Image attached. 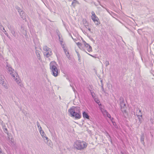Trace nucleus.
I'll use <instances>...</instances> for the list:
<instances>
[{"label":"nucleus","mask_w":154,"mask_h":154,"mask_svg":"<svg viewBox=\"0 0 154 154\" xmlns=\"http://www.w3.org/2000/svg\"><path fill=\"white\" fill-rule=\"evenodd\" d=\"M48 145L49 146H50L51 145V142L50 140H49V142H48Z\"/></svg>","instance_id":"a19ab883"},{"label":"nucleus","mask_w":154,"mask_h":154,"mask_svg":"<svg viewBox=\"0 0 154 154\" xmlns=\"http://www.w3.org/2000/svg\"><path fill=\"white\" fill-rule=\"evenodd\" d=\"M87 50L89 52L92 51V50L91 46H89V47L88 48Z\"/></svg>","instance_id":"cd10ccee"},{"label":"nucleus","mask_w":154,"mask_h":154,"mask_svg":"<svg viewBox=\"0 0 154 154\" xmlns=\"http://www.w3.org/2000/svg\"><path fill=\"white\" fill-rule=\"evenodd\" d=\"M95 4V5L97 6V4Z\"/></svg>","instance_id":"0e129e2a"},{"label":"nucleus","mask_w":154,"mask_h":154,"mask_svg":"<svg viewBox=\"0 0 154 154\" xmlns=\"http://www.w3.org/2000/svg\"><path fill=\"white\" fill-rule=\"evenodd\" d=\"M150 66L151 67V70H152L154 72V62H153V63H151L150 64Z\"/></svg>","instance_id":"b1692460"},{"label":"nucleus","mask_w":154,"mask_h":154,"mask_svg":"<svg viewBox=\"0 0 154 154\" xmlns=\"http://www.w3.org/2000/svg\"><path fill=\"white\" fill-rule=\"evenodd\" d=\"M2 57V55L1 54H0V58H1Z\"/></svg>","instance_id":"13d9d810"},{"label":"nucleus","mask_w":154,"mask_h":154,"mask_svg":"<svg viewBox=\"0 0 154 154\" xmlns=\"http://www.w3.org/2000/svg\"><path fill=\"white\" fill-rule=\"evenodd\" d=\"M86 53H87L88 54H89V55H90L91 56H92V57H94V56H93V55H91V54H88V53H87V52H86Z\"/></svg>","instance_id":"09e8293b"},{"label":"nucleus","mask_w":154,"mask_h":154,"mask_svg":"<svg viewBox=\"0 0 154 154\" xmlns=\"http://www.w3.org/2000/svg\"><path fill=\"white\" fill-rule=\"evenodd\" d=\"M11 32L13 35L14 37H16L17 35V33L15 31L14 29L11 30Z\"/></svg>","instance_id":"ddd939ff"},{"label":"nucleus","mask_w":154,"mask_h":154,"mask_svg":"<svg viewBox=\"0 0 154 154\" xmlns=\"http://www.w3.org/2000/svg\"><path fill=\"white\" fill-rule=\"evenodd\" d=\"M142 117H141L140 118H138V119L139 120V122H138V124L140 125L142 122Z\"/></svg>","instance_id":"bb28decb"},{"label":"nucleus","mask_w":154,"mask_h":154,"mask_svg":"<svg viewBox=\"0 0 154 154\" xmlns=\"http://www.w3.org/2000/svg\"><path fill=\"white\" fill-rule=\"evenodd\" d=\"M89 91L90 92L91 94L92 97L93 98H94L95 97V95H96L95 93L93 91H92L90 89H89Z\"/></svg>","instance_id":"aec40b11"},{"label":"nucleus","mask_w":154,"mask_h":154,"mask_svg":"<svg viewBox=\"0 0 154 154\" xmlns=\"http://www.w3.org/2000/svg\"><path fill=\"white\" fill-rule=\"evenodd\" d=\"M60 42H61V45H62V43H62V42H63V41H60Z\"/></svg>","instance_id":"4d7b16f0"},{"label":"nucleus","mask_w":154,"mask_h":154,"mask_svg":"<svg viewBox=\"0 0 154 154\" xmlns=\"http://www.w3.org/2000/svg\"><path fill=\"white\" fill-rule=\"evenodd\" d=\"M136 115H142L141 110L138 108L136 112Z\"/></svg>","instance_id":"2eb2a0df"},{"label":"nucleus","mask_w":154,"mask_h":154,"mask_svg":"<svg viewBox=\"0 0 154 154\" xmlns=\"http://www.w3.org/2000/svg\"><path fill=\"white\" fill-rule=\"evenodd\" d=\"M100 82H101V84H103V83H102L103 81H102V80H101V81H100Z\"/></svg>","instance_id":"6e6d98bb"},{"label":"nucleus","mask_w":154,"mask_h":154,"mask_svg":"<svg viewBox=\"0 0 154 154\" xmlns=\"http://www.w3.org/2000/svg\"><path fill=\"white\" fill-rule=\"evenodd\" d=\"M76 52L77 54H78V53H79V52H78L77 51H76Z\"/></svg>","instance_id":"bf43d9fd"},{"label":"nucleus","mask_w":154,"mask_h":154,"mask_svg":"<svg viewBox=\"0 0 154 154\" xmlns=\"http://www.w3.org/2000/svg\"><path fill=\"white\" fill-rule=\"evenodd\" d=\"M39 131V132L40 133H41V132H42V131H43L42 130V128L41 127H39V128H38Z\"/></svg>","instance_id":"2f4dec72"},{"label":"nucleus","mask_w":154,"mask_h":154,"mask_svg":"<svg viewBox=\"0 0 154 154\" xmlns=\"http://www.w3.org/2000/svg\"><path fill=\"white\" fill-rule=\"evenodd\" d=\"M86 23H88L87 22V21L86 20H84L83 21V23L84 24H86Z\"/></svg>","instance_id":"37998d69"},{"label":"nucleus","mask_w":154,"mask_h":154,"mask_svg":"<svg viewBox=\"0 0 154 154\" xmlns=\"http://www.w3.org/2000/svg\"><path fill=\"white\" fill-rule=\"evenodd\" d=\"M121 110L123 114L126 113V105L123 102L121 101L120 103Z\"/></svg>","instance_id":"423d86ee"},{"label":"nucleus","mask_w":154,"mask_h":154,"mask_svg":"<svg viewBox=\"0 0 154 154\" xmlns=\"http://www.w3.org/2000/svg\"><path fill=\"white\" fill-rule=\"evenodd\" d=\"M5 82V81H4V80H3V81H1V82H0V84H1V85H2V84H3V83H4V82Z\"/></svg>","instance_id":"79ce46f5"},{"label":"nucleus","mask_w":154,"mask_h":154,"mask_svg":"<svg viewBox=\"0 0 154 154\" xmlns=\"http://www.w3.org/2000/svg\"><path fill=\"white\" fill-rule=\"evenodd\" d=\"M99 4L103 8H104V7L100 4V2H99Z\"/></svg>","instance_id":"603ef678"},{"label":"nucleus","mask_w":154,"mask_h":154,"mask_svg":"<svg viewBox=\"0 0 154 154\" xmlns=\"http://www.w3.org/2000/svg\"><path fill=\"white\" fill-rule=\"evenodd\" d=\"M144 136L143 134H142L141 136L140 137V141L141 142L143 143V144H144L145 143L144 142Z\"/></svg>","instance_id":"4468645a"},{"label":"nucleus","mask_w":154,"mask_h":154,"mask_svg":"<svg viewBox=\"0 0 154 154\" xmlns=\"http://www.w3.org/2000/svg\"><path fill=\"white\" fill-rule=\"evenodd\" d=\"M76 44L78 46H81L82 45L81 43L79 42L77 43Z\"/></svg>","instance_id":"c9c22d12"},{"label":"nucleus","mask_w":154,"mask_h":154,"mask_svg":"<svg viewBox=\"0 0 154 154\" xmlns=\"http://www.w3.org/2000/svg\"><path fill=\"white\" fill-rule=\"evenodd\" d=\"M43 49L44 51H46V52L51 51V49L48 47L46 46H44L43 47Z\"/></svg>","instance_id":"dca6fc26"},{"label":"nucleus","mask_w":154,"mask_h":154,"mask_svg":"<svg viewBox=\"0 0 154 154\" xmlns=\"http://www.w3.org/2000/svg\"><path fill=\"white\" fill-rule=\"evenodd\" d=\"M122 154H125L124 153L122 152Z\"/></svg>","instance_id":"680f3d73"},{"label":"nucleus","mask_w":154,"mask_h":154,"mask_svg":"<svg viewBox=\"0 0 154 154\" xmlns=\"http://www.w3.org/2000/svg\"><path fill=\"white\" fill-rule=\"evenodd\" d=\"M69 35L71 36V37L74 40V38H73L72 36V35H71V34H69Z\"/></svg>","instance_id":"864d4df0"},{"label":"nucleus","mask_w":154,"mask_h":154,"mask_svg":"<svg viewBox=\"0 0 154 154\" xmlns=\"http://www.w3.org/2000/svg\"><path fill=\"white\" fill-rule=\"evenodd\" d=\"M59 38H60V36H59Z\"/></svg>","instance_id":"774afa93"},{"label":"nucleus","mask_w":154,"mask_h":154,"mask_svg":"<svg viewBox=\"0 0 154 154\" xmlns=\"http://www.w3.org/2000/svg\"><path fill=\"white\" fill-rule=\"evenodd\" d=\"M106 115H107V116L111 120V121H112V120L113 119V118H111V115L109 114V113L107 111H106Z\"/></svg>","instance_id":"412c9836"},{"label":"nucleus","mask_w":154,"mask_h":154,"mask_svg":"<svg viewBox=\"0 0 154 154\" xmlns=\"http://www.w3.org/2000/svg\"><path fill=\"white\" fill-rule=\"evenodd\" d=\"M77 55L78 56V57L79 58V59L80 57V55L79 54V53H78Z\"/></svg>","instance_id":"de8ad7c7"},{"label":"nucleus","mask_w":154,"mask_h":154,"mask_svg":"<svg viewBox=\"0 0 154 154\" xmlns=\"http://www.w3.org/2000/svg\"><path fill=\"white\" fill-rule=\"evenodd\" d=\"M15 8L17 10L18 12L19 13H20L21 11H22L20 8L18 7V6H15Z\"/></svg>","instance_id":"4be33fe9"},{"label":"nucleus","mask_w":154,"mask_h":154,"mask_svg":"<svg viewBox=\"0 0 154 154\" xmlns=\"http://www.w3.org/2000/svg\"><path fill=\"white\" fill-rule=\"evenodd\" d=\"M109 61L106 60L105 62V66H106L107 67V66L109 65Z\"/></svg>","instance_id":"c756f323"},{"label":"nucleus","mask_w":154,"mask_h":154,"mask_svg":"<svg viewBox=\"0 0 154 154\" xmlns=\"http://www.w3.org/2000/svg\"><path fill=\"white\" fill-rule=\"evenodd\" d=\"M68 112L71 117H75V119H80L81 117L80 108L79 107L72 106L68 109Z\"/></svg>","instance_id":"f257e3e1"},{"label":"nucleus","mask_w":154,"mask_h":154,"mask_svg":"<svg viewBox=\"0 0 154 154\" xmlns=\"http://www.w3.org/2000/svg\"><path fill=\"white\" fill-rule=\"evenodd\" d=\"M45 138V140H47V142H49V140H48V138L46 136H44V137Z\"/></svg>","instance_id":"ea45409f"},{"label":"nucleus","mask_w":154,"mask_h":154,"mask_svg":"<svg viewBox=\"0 0 154 154\" xmlns=\"http://www.w3.org/2000/svg\"><path fill=\"white\" fill-rule=\"evenodd\" d=\"M89 46H90V45H89V44H88V45H85V46L86 48H88V47H89Z\"/></svg>","instance_id":"a18cd8bd"},{"label":"nucleus","mask_w":154,"mask_h":154,"mask_svg":"<svg viewBox=\"0 0 154 154\" xmlns=\"http://www.w3.org/2000/svg\"><path fill=\"white\" fill-rule=\"evenodd\" d=\"M4 79H3L2 76L1 75H0V82H1V81H3Z\"/></svg>","instance_id":"f704fd0d"},{"label":"nucleus","mask_w":154,"mask_h":154,"mask_svg":"<svg viewBox=\"0 0 154 154\" xmlns=\"http://www.w3.org/2000/svg\"><path fill=\"white\" fill-rule=\"evenodd\" d=\"M66 54V56L68 59L69 60H70L71 59V57H70V55L69 52L68 51V52H67L66 53V54Z\"/></svg>","instance_id":"5701e85b"},{"label":"nucleus","mask_w":154,"mask_h":154,"mask_svg":"<svg viewBox=\"0 0 154 154\" xmlns=\"http://www.w3.org/2000/svg\"><path fill=\"white\" fill-rule=\"evenodd\" d=\"M4 131L5 133H6L8 135V130L7 128H5L4 130Z\"/></svg>","instance_id":"c85d7f7f"},{"label":"nucleus","mask_w":154,"mask_h":154,"mask_svg":"<svg viewBox=\"0 0 154 154\" xmlns=\"http://www.w3.org/2000/svg\"><path fill=\"white\" fill-rule=\"evenodd\" d=\"M95 4V5L97 6V4Z\"/></svg>","instance_id":"69168bd1"},{"label":"nucleus","mask_w":154,"mask_h":154,"mask_svg":"<svg viewBox=\"0 0 154 154\" xmlns=\"http://www.w3.org/2000/svg\"><path fill=\"white\" fill-rule=\"evenodd\" d=\"M37 125L38 128H39V127H41V126L40 125L39 122L38 121L37 122Z\"/></svg>","instance_id":"72a5a7b5"},{"label":"nucleus","mask_w":154,"mask_h":154,"mask_svg":"<svg viewBox=\"0 0 154 154\" xmlns=\"http://www.w3.org/2000/svg\"><path fill=\"white\" fill-rule=\"evenodd\" d=\"M83 42L84 43V44L85 46L86 45H88V44L84 40L83 41Z\"/></svg>","instance_id":"4c0bfd02"},{"label":"nucleus","mask_w":154,"mask_h":154,"mask_svg":"<svg viewBox=\"0 0 154 154\" xmlns=\"http://www.w3.org/2000/svg\"><path fill=\"white\" fill-rule=\"evenodd\" d=\"M112 122V124L114 126H115V127L116 128V123L115 122H113L112 121H111Z\"/></svg>","instance_id":"7c9ffc66"},{"label":"nucleus","mask_w":154,"mask_h":154,"mask_svg":"<svg viewBox=\"0 0 154 154\" xmlns=\"http://www.w3.org/2000/svg\"><path fill=\"white\" fill-rule=\"evenodd\" d=\"M2 86L4 87L5 89H8V84L5 82L3 84H2Z\"/></svg>","instance_id":"9b49d317"},{"label":"nucleus","mask_w":154,"mask_h":154,"mask_svg":"<svg viewBox=\"0 0 154 154\" xmlns=\"http://www.w3.org/2000/svg\"><path fill=\"white\" fill-rule=\"evenodd\" d=\"M101 88H102V91H103L104 92H105V91L103 87V84H101Z\"/></svg>","instance_id":"473e14b6"},{"label":"nucleus","mask_w":154,"mask_h":154,"mask_svg":"<svg viewBox=\"0 0 154 154\" xmlns=\"http://www.w3.org/2000/svg\"><path fill=\"white\" fill-rule=\"evenodd\" d=\"M111 143H112V141L111 140Z\"/></svg>","instance_id":"338daca9"},{"label":"nucleus","mask_w":154,"mask_h":154,"mask_svg":"<svg viewBox=\"0 0 154 154\" xmlns=\"http://www.w3.org/2000/svg\"><path fill=\"white\" fill-rule=\"evenodd\" d=\"M73 1L72 2L71 5L73 7H75L76 4H79V2L77 0H73Z\"/></svg>","instance_id":"1a4fd4ad"},{"label":"nucleus","mask_w":154,"mask_h":154,"mask_svg":"<svg viewBox=\"0 0 154 154\" xmlns=\"http://www.w3.org/2000/svg\"><path fill=\"white\" fill-rule=\"evenodd\" d=\"M2 26L1 25V23H0V28H1Z\"/></svg>","instance_id":"5fc2aeb1"},{"label":"nucleus","mask_w":154,"mask_h":154,"mask_svg":"<svg viewBox=\"0 0 154 154\" xmlns=\"http://www.w3.org/2000/svg\"><path fill=\"white\" fill-rule=\"evenodd\" d=\"M86 28H88V23H86L84 24Z\"/></svg>","instance_id":"e433bc0d"},{"label":"nucleus","mask_w":154,"mask_h":154,"mask_svg":"<svg viewBox=\"0 0 154 154\" xmlns=\"http://www.w3.org/2000/svg\"><path fill=\"white\" fill-rule=\"evenodd\" d=\"M94 100L98 104V105L99 106L101 105V103H100V100L98 99V98H94Z\"/></svg>","instance_id":"f8f14e48"},{"label":"nucleus","mask_w":154,"mask_h":154,"mask_svg":"<svg viewBox=\"0 0 154 154\" xmlns=\"http://www.w3.org/2000/svg\"><path fill=\"white\" fill-rule=\"evenodd\" d=\"M136 115L138 118L142 117V115Z\"/></svg>","instance_id":"58836bf2"},{"label":"nucleus","mask_w":154,"mask_h":154,"mask_svg":"<svg viewBox=\"0 0 154 154\" xmlns=\"http://www.w3.org/2000/svg\"><path fill=\"white\" fill-rule=\"evenodd\" d=\"M7 26L10 31L14 29V28L11 26L10 24L9 23L7 24Z\"/></svg>","instance_id":"f3484780"},{"label":"nucleus","mask_w":154,"mask_h":154,"mask_svg":"<svg viewBox=\"0 0 154 154\" xmlns=\"http://www.w3.org/2000/svg\"><path fill=\"white\" fill-rule=\"evenodd\" d=\"M2 149L1 147H0V153H1V154H2Z\"/></svg>","instance_id":"49530a36"},{"label":"nucleus","mask_w":154,"mask_h":154,"mask_svg":"<svg viewBox=\"0 0 154 154\" xmlns=\"http://www.w3.org/2000/svg\"><path fill=\"white\" fill-rule=\"evenodd\" d=\"M87 29H88V30H89L90 32H91V29L90 28H87Z\"/></svg>","instance_id":"3c124183"},{"label":"nucleus","mask_w":154,"mask_h":154,"mask_svg":"<svg viewBox=\"0 0 154 154\" xmlns=\"http://www.w3.org/2000/svg\"><path fill=\"white\" fill-rule=\"evenodd\" d=\"M51 51L46 52L44 54L47 57H48L51 55Z\"/></svg>","instance_id":"9d476101"},{"label":"nucleus","mask_w":154,"mask_h":154,"mask_svg":"<svg viewBox=\"0 0 154 154\" xmlns=\"http://www.w3.org/2000/svg\"><path fill=\"white\" fill-rule=\"evenodd\" d=\"M74 147L78 150H81L86 148L87 146V143L84 141L77 140L74 144Z\"/></svg>","instance_id":"20e7f679"},{"label":"nucleus","mask_w":154,"mask_h":154,"mask_svg":"<svg viewBox=\"0 0 154 154\" xmlns=\"http://www.w3.org/2000/svg\"><path fill=\"white\" fill-rule=\"evenodd\" d=\"M3 32H4L5 33V34L9 38V35H8V33L5 30V28L3 27Z\"/></svg>","instance_id":"393cba45"},{"label":"nucleus","mask_w":154,"mask_h":154,"mask_svg":"<svg viewBox=\"0 0 154 154\" xmlns=\"http://www.w3.org/2000/svg\"><path fill=\"white\" fill-rule=\"evenodd\" d=\"M6 69L8 71V73L11 75L13 79L15 80L18 84L21 87H23V85L17 73L15 72H14V69L12 68L10 65H8V64L6 65Z\"/></svg>","instance_id":"f03ea898"},{"label":"nucleus","mask_w":154,"mask_h":154,"mask_svg":"<svg viewBox=\"0 0 154 154\" xmlns=\"http://www.w3.org/2000/svg\"><path fill=\"white\" fill-rule=\"evenodd\" d=\"M62 48L63 49L64 51L65 54H66V53L69 51L68 49L67 48H65L64 46V45H62Z\"/></svg>","instance_id":"6ab92c4d"},{"label":"nucleus","mask_w":154,"mask_h":154,"mask_svg":"<svg viewBox=\"0 0 154 154\" xmlns=\"http://www.w3.org/2000/svg\"><path fill=\"white\" fill-rule=\"evenodd\" d=\"M106 10H107V11H108V10L107 9H106Z\"/></svg>","instance_id":"e2e57ef3"},{"label":"nucleus","mask_w":154,"mask_h":154,"mask_svg":"<svg viewBox=\"0 0 154 154\" xmlns=\"http://www.w3.org/2000/svg\"><path fill=\"white\" fill-rule=\"evenodd\" d=\"M49 65L50 69L52 75L55 77L57 76L60 73V70L56 66V63L54 61H51Z\"/></svg>","instance_id":"7ed1b4c3"},{"label":"nucleus","mask_w":154,"mask_h":154,"mask_svg":"<svg viewBox=\"0 0 154 154\" xmlns=\"http://www.w3.org/2000/svg\"><path fill=\"white\" fill-rule=\"evenodd\" d=\"M72 89H73V90L74 91V88L73 87Z\"/></svg>","instance_id":"052dcab7"},{"label":"nucleus","mask_w":154,"mask_h":154,"mask_svg":"<svg viewBox=\"0 0 154 154\" xmlns=\"http://www.w3.org/2000/svg\"><path fill=\"white\" fill-rule=\"evenodd\" d=\"M83 116L84 118H86L87 119H89V116L88 115V114L84 111L82 113Z\"/></svg>","instance_id":"6e6552de"},{"label":"nucleus","mask_w":154,"mask_h":154,"mask_svg":"<svg viewBox=\"0 0 154 154\" xmlns=\"http://www.w3.org/2000/svg\"><path fill=\"white\" fill-rule=\"evenodd\" d=\"M91 14H92L91 16L92 19L96 25H98L100 23L99 18L97 17L94 11H92V12Z\"/></svg>","instance_id":"39448f33"},{"label":"nucleus","mask_w":154,"mask_h":154,"mask_svg":"<svg viewBox=\"0 0 154 154\" xmlns=\"http://www.w3.org/2000/svg\"><path fill=\"white\" fill-rule=\"evenodd\" d=\"M35 53L37 56L38 59V60H40V59L41 57L39 51H38L37 50H36L35 51Z\"/></svg>","instance_id":"a211bd4d"},{"label":"nucleus","mask_w":154,"mask_h":154,"mask_svg":"<svg viewBox=\"0 0 154 154\" xmlns=\"http://www.w3.org/2000/svg\"><path fill=\"white\" fill-rule=\"evenodd\" d=\"M14 140L12 139V138L11 139V140H10V142H11L12 143H14Z\"/></svg>","instance_id":"c03bdc74"},{"label":"nucleus","mask_w":154,"mask_h":154,"mask_svg":"<svg viewBox=\"0 0 154 154\" xmlns=\"http://www.w3.org/2000/svg\"><path fill=\"white\" fill-rule=\"evenodd\" d=\"M19 14L20 17L23 20H24L26 19L27 15L24 11H21Z\"/></svg>","instance_id":"0eeeda50"},{"label":"nucleus","mask_w":154,"mask_h":154,"mask_svg":"<svg viewBox=\"0 0 154 154\" xmlns=\"http://www.w3.org/2000/svg\"><path fill=\"white\" fill-rule=\"evenodd\" d=\"M107 135H108V136L109 137H110V135L108 133H107Z\"/></svg>","instance_id":"8fccbe9b"},{"label":"nucleus","mask_w":154,"mask_h":154,"mask_svg":"<svg viewBox=\"0 0 154 154\" xmlns=\"http://www.w3.org/2000/svg\"><path fill=\"white\" fill-rule=\"evenodd\" d=\"M40 133L43 138H44V136H46V135L43 131H42V132Z\"/></svg>","instance_id":"a878e982"}]
</instances>
